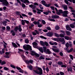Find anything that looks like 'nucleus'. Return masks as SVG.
<instances>
[{"label":"nucleus","instance_id":"obj_1","mask_svg":"<svg viewBox=\"0 0 75 75\" xmlns=\"http://www.w3.org/2000/svg\"><path fill=\"white\" fill-rule=\"evenodd\" d=\"M38 69L39 71H38V70H34L33 71L37 74L42 75V69L40 67H38Z\"/></svg>","mask_w":75,"mask_h":75},{"label":"nucleus","instance_id":"obj_2","mask_svg":"<svg viewBox=\"0 0 75 75\" xmlns=\"http://www.w3.org/2000/svg\"><path fill=\"white\" fill-rule=\"evenodd\" d=\"M23 48L26 51H28V50H32V49H31V46H30L28 45H26V46L25 45H24L23 46Z\"/></svg>","mask_w":75,"mask_h":75},{"label":"nucleus","instance_id":"obj_3","mask_svg":"<svg viewBox=\"0 0 75 75\" xmlns=\"http://www.w3.org/2000/svg\"><path fill=\"white\" fill-rule=\"evenodd\" d=\"M0 1L1 2H3V6H6L8 4V2H7V0H0Z\"/></svg>","mask_w":75,"mask_h":75},{"label":"nucleus","instance_id":"obj_4","mask_svg":"<svg viewBox=\"0 0 75 75\" xmlns=\"http://www.w3.org/2000/svg\"><path fill=\"white\" fill-rule=\"evenodd\" d=\"M6 55L4 56V57L6 58H9L10 56V54L9 52H6L5 53Z\"/></svg>","mask_w":75,"mask_h":75},{"label":"nucleus","instance_id":"obj_5","mask_svg":"<svg viewBox=\"0 0 75 75\" xmlns=\"http://www.w3.org/2000/svg\"><path fill=\"white\" fill-rule=\"evenodd\" d=\"M68 14V11H64L63 12L62 16L63 17H67V14Z\"/></svg>","mask_w":75,"mask_h":75},{"label":"nucleus","instance_id":"obj_6","mask_svg":"<svg viewBox=\"0 0 75 75\" xmlns=\"http://www.w3.org/2000/svg\"><path fill=\"white\" fill-rule=\"evenodd\" d=\"M64 38H59V40L60 42H62V43L63 44H65V41L64 40Z\"/></svg>","mask_w":75,"mask_h":75},{"label":"nucleus","instance_id":"obj_7","mask_svg":"<svg viewBox=\"0 0 75 75\" xmlns=\"http://www.w3.org/2000/svg\"><path fill=\"white\" fill-rule=\"evenodd\" d=\"M22 2V3H29L30 1L28 0H20Z\"/></svg>","mask_w":75,"mask_h":75},{"label":"nucleus","instance_id":"obj_8","mask_svg":"<svg viewBox=\"0 0 75 75\" xmlns=\"http://www.w3.org/2000/svg\"><path fill=\"white\" fill-rule=\"evenodd\" d=\"M33 47L34 48H36L37 47V45H38V44H37V43L34 42L33 43Z\"/></svg>","mask_w":75,"mask_h":75},{"label":"nucleus","instance_id":"obj_9","mask_svg":"<svg viewBox=\"0 0 75 75\" xmlns=\"http://www.w3.org/2000/svg\"><path fill=\"white\" fill-rule=\"evenodd\" d=\"M29 6L32 9H35L36 6H34L33 4L30 5H29Z\"/></svg>","mask_w":75,"mask_h":75},{"label":"nucleus","instance_id":"obj_10","mask_svg":"<svg viewBox=\"0 0 75 75\" xmlns=\"http://www.w3.org/2000/svg\"><path fill=\"white\" fill-rule=\"evenodd\" d=\"M66 28L67 30L69 31H71V30H72V29L70 28L69 25H67L66 26Z\"/></svg>","mask_w":75,"mask_h":75},{"label":"nucleus","instance_id":"obj_11","mask_svg":"<svg viewBox=\"0 0 75 75\" xmlns=\"http://www.w3.org/2000/svg\"><path fill=\"white\" fill-rule=\"evenodd\" d=\"M46 35L48 37H51V36H52V33L51 32L48 33L46 34Z\"/></svg>","mask_w":75,"mask_h":75},{"label":"nucleus","instance_id":"obj_12","mask_svg":"<svg viewBox=\"0 0 75 75\" xmlns=\"http://www.w3.org/2000/svg\"><path fill=\"white\" fill-rule=\"evenodd\" d=\"M52 50H53V51H54V52H59V49H55L52 48Z\"/></svg>","mask_w":75,"mask_h":75},{"label":"nucleus","instance_id":"obj_13","mask_svg":"<svg viewBox=\"0 0 75 75\" xmlns=\"http://www.w3.org/2000/svg\"><path fill=\"white\" fill-rule=\"evenodd\" d=\"M62 7H63L64 10H67V9L68 6L67 5H63L62 6Z\"/></svg>","mask_w":75,"mask_h":75},{"label":"nucleus","instance_id":"obj_14","mask_svg":"<svg viewBox=\"0 0 75 75\" xmlns=\"http://www.w3.org/2000/svg\"><path fill=\"white\" fill-rule=\"evenodd\" d=\"M27 67L28 68H29L30 70H32V69H33V67L30 64L28 65L27 66Z\"/></svg>","mask_w":75,"mask_h":75},{"label":"nucleus","instance_id":"obj_15","mask_svg":"<svg viewBox=\"0 0 75 75\" xmlns=\"http://www.w3.org/2000/svg\"><path fill=\"white\" fill-rule=\"evenodd\" d=\"M46 54H50L51 53V52L50 51V50L48 49H47L46 52H45Z\"/></svg>","mask_w":75,"mask_h":75},{"label":"nucleus","instance_id":"obj_16","mask_svg":"<svg viewBox=\"0 0 75 75\" xmlns=\"http://www.w3.org/2000/svg\"><path fill=\"white\" fill-rule=\"evenodd\" d=\"M12 44L14 46V47L15 48H17L18 46L17 45H16L14 43L12 42Z\"/></svg>","mask_w":75,"mask_h":75},{"label":"nucleus","instance_id":"obj_17","mask_svg":"<svg viewBox=\"0 0 75 75\" xmlns=\"http://www.w3.org/2000/svg\"><path fill=\"white\" fill-rule=\"evenodd\" d=\"M39 50L40 51V52L42 53H43L44 52V51H43V50L42 49V47H39Z\"/></svg>","mask_w":75,"mask_h":75},{"label":"nucleus","instance_id":"obj_18","mask_svg":"<svg viewBox=\"0 0 75 75\" xmlns=\"http://www.w3.org/2000/svg\"><path fill=\"white\" fill-rule=\"evenodd\" d=\"M45 42H44L42 41H40V44L41 45H42V46H45V44L44 43Z\"/></svg>","mask_w":75,"mask_h":75},{"label":"nucleus","instance_id":"obj_19","mask_svg":"<svg viewBox=\"0 0 75 75\" xmlns=\"http://www.w3.org/2000/svg\"><path fill=\"white\" fill-rule=\"evenodd\" d=\"M43 51L47 53V47H46L44 46L43 47Z\"/></svg>","mask_w":75,"mask_h":75},{"label":"nucleus","instance_id":"obj_20","mask_svg":"<svg viewBox=\"0 0 75 75\" xmlns=\"http://www.w3.org/2000/svg\"><path fill=\"white\" fill-rule=\"evenodd\" d=\"M39 7H40V9H41V10H43L44 9V8L43 7H42V5L41 4H40L39 5Z\"/></svg>","mask_w":75,"mask_h":75},{"label":"nucleus","instance_id":"obj_21","mask_svg":"<svg viewBox=\"0 0 75 75\" xmlns=\"http://www.w3.org/2000/svg\"><path fill=\"white\" fill-rule=\"evenodd\" d=\"M35 53H36L34 51H32L31 53V55H35Z\"/></svg>","mask_w":75,"mask_h":75},{"label":"nucleus","instance_id":"obj_22","mask_svg":"<svg viewBox=\"0 0 75 75\" xmlns=\"http://www.w3.org/2000/svg\"><path fill=\"white\" fill-rule=\"evenodd\" d=\"M33 23L35 25L37 24V25H38L40 24V22H34Z\"/></svg>","mask_w":75,"mask_h":75},{"label":"nucleus","instance_id":"obj_23","mask_svg":"<svg viewBox=\"0 0 75 75\" xmlns=\"http://www.w3.org/2000/svg\"><path fill=\"white\" fill-rule=\"evenodd\" d=\"M41 3L42 4H43V5H44V6H45V5L46 4H45V1L44 0H42L41 1Z\"/></svg>","mask_w":75,"mask_h":75},{"label":"nucleus","instance_id":"obj_24","mask_svg":"<svg viewBox=\"0 0 75 75\" xmlns=\"http://www.w3.org/2000/svg\"><path fill=\"white\" fill-rule=\"evenodd\" d=\"M70 26L71 27V28H75V25L72 24H71L70 25Z\"/></svg>","mask_w":75,"mask_h":75},{"label":"nucleus","instance_id":"obj_25","mask_svg":"<svg viewBox=\"0 0 75 75\" xmlns=\"http://www.w3.org/2000/svg\"><path fill=\"white\" fill-rule=\"evenodd\" d=\"M18 30L20 32H21V31H22V29H21V25H19V26Z\"/></svg>","mask_w":75,"mask_h":75},{"label":"nucleus","instance_id":"obj_26","mask_svg":"<svg viewBox=\"0 0 75 75\" xmlns=\"http://www.w3.org/2000/svg\"><path fill=\"white\" fill-rule=\"evenodd\" d=\"M36 10L38 11L37 12V13H38V14H41V13L40 12V9H39L37 8Z\"/></svg>","mask_w":75,"mask_h":75},{"label":"nucleus","instance_id":"obj_27","mask_svg":"<svg viewBox=\"0 0 75 75\" xmlns=\"http://www.w3.org/2000/svg\"><path fill=\"white\" fill-rule=\"evenodd\" d=\"M73 50H74V49L73 48H71L69 50L67 51V52H72V51H73Z\"/></svg>","mask_w":75,"mask_h":75},{"label":"nucleus","instance_id":"obj_28","mask_svg":"<svg viewBox=\"0 0 75 75\" xmlns=\"http://www.w3.org/2000/svg\"><path fill=\"white\" fill-rule=\"evenodd\" d=\"M57 64L58 65H62L63 64L62 62L60 61L58 62Z\"/></svg>","mask_w":75,"mask_h":75},{"label":"nucleus","instance_id":"obj_29","mask_svg":"<svg viewBox=\"0 0 75 75\" xmlns=\"http://www.w3.org/2000/svg\"><path fill=\"white\" fill-rule=\"evenodd\" d=\"M69 44L68 42H67L65 44V46L67 48H69Z\"/></svg>","mask_w":75,"mask_h":75},{"label":"nucleus","instance_id":"obj_30","mask_svg":"<svg viewBox=\"0 0 75 75\" xmlns=\"http://www.w3.org/2000/svg\"><path fill=\"white\" fill-rule=\"evenodd\" d=\"M67 70L68 71H72V68L70 67L69 68L67 69Z\"/></svg>","mask_w":75,"mask_h":75},{"label":"nucleus","instance_id":"obj_31","mask_svg":"<svg viewBox=\"0 0 75 75\" xmlns=\"http://www.w3.org/2000/svg\"><path fill=\"white\" fill-rule=\"evenodd\" d=\"M55 29L56 30H58L59 29V27L58 26H56L55 27Z\"/></svg>","mask_w":75,"mask_h":75},{"label":"nucleus","instance_id":"obj_32","mask_svg":"<svg viewBox=\"0 0 75 75\" xmlns=\"http://www.w3.org/2000/svg\"><path fill=\"white\" fill-rule=\"evenodd\" d=\"M66 33L68 35H69L71 34V33L69 31H66Z\"/></svg>","mask_w":75,"mask_h":75},{"label":"nucleus","instance_id":"obj_33","mask_svg":"<svg viewBox=\"0 0 75 75\" xmlns=\"http://www.w3.org/2000/svg\"><path fill=\"white\" fill-rule=\"evenodd\" d=\"M64 38L66 40H69V38L68 36H66L64 37Z\"/></svg>","mask_w":75,"mask_h":75},{"label":"nucleus","instance_id":"obj_34","mask_svg":"<svg viewBox=\"0 0 75 75\" xmlns=\"http://www.w3.org/2000/svg\"><path fill=\"white\" fill-rule=\"evenodd\" d=\"M48 13H49V11L44 12H43V14H45V15H48Z\"/></svg>","mask_w":75,"mask_h":75},{"label":"nucleus","instance_id":"obj_35","mask_svg":"<svg viewBox=\"0 0 75 75\" xmlns=\"http://www.w3.org/2000/svg\"><path fill=\"white\" fill-rule=\"evenodd\" d=\"M6 23H7V21H4L3 23V24L4 26H6L7 25H6Z\"/></svg>","mask_w":75,"mask_h":75},{"label":"nucleus","instance_id":"obj_36","mask_svg":"<svg viewBox=\"0 0 75 75\" xmlns=\"http://www.w3.org/2000/svg\"><path fill=\"white\" fill-rule=\"evenodd\" d=\"M45 45L46 46H47V47H48V45H48V43L46 42V41H45V43H44Z\"/></svg>","mask_w":75,"mask_h":75},{"label":"nucleus","instance_id":"obj_37","mask_svg":"<svg viewBox=\"0 0 75 75\" xmlns=\"http://www.w3.org/2000/svg\"><path fill=\"white\" fill-rule=\"evenodd\" d=\"M4 69L6 71H8L9 70L8 68H7V67H4Z\"/></svg>","mask_w":75,"mask_h":75},{"label":"nucleus","instance_id":"obj_38","mask_svg":"<svg viewBox=\"0 0 75 75\" xmlns=\"http://www.w3.org/2000/svg\"><path fill=\"white\" fill-rule=\"evenodd\" d=\"M39 59H44L45 58H44V57L42 56H41L39 57Z\"/></svg>","mask_w":75,"mask_h":75},{"label":"nucleus","instance_id":"obj_39","mask_svg":"<svg viewBox=\"0 0 75 75\" xmlns=\"http://www.w3.org/2000/svg\"><path fill=\"white\" fill-rule=\"evenodd\" d=\"M11 33H12V35H15V32H14L13 30H11Z\"/></svg>","mask_w":75,"mask_h":75},{"label":"nucleus","instance_id":"obj_40","mask_svg":"<svg viewBox=\"0 0 75 75\" xmlns=\"http://www.w3.org/2000/svg\"><path fill=\"white\" fill-rule=\"evenodd\" d=\"M54 35H55V36H56V37H59V34L57 33H54Z\"/></svg>","mask_w":75,"mask_h":75},{"label":"nucleus","instance_id":"obj_41","mask_svg":"<svg viewBox=\"0 0 75 75\" xmlns=\"http://www.w3.org/2000/svg\"><path fill=\"white\" fill-rule=\"evenodd\" d=\"M11 67L12 68H14V69H16V67L14 66L12 64H11Z\"/></svg>","mask_w":75,"mask_h":75},{"label":"nucleus","instance_id":"obj_42","mask_svg":"<svg viewBox=\"0 0 75 75\" xmlns=\"http://www.w3.org/2000/svg\"><path fill=\"white\" fill-rule=\"evenodd\" d=\"M25 21H23V20H22L21 22H22V25H24L25 24Z\"/></svg>","mask_w":75,"mask_h":75},{"label":"nucleus","instance_id":"obj_43","mask_svg":"<svg viewBox=\"0 0 75 75\" xmlns=\"http://www.w3.org/2000/svg\"><path fill=\"white\" fill-rule=\"evenodd\" d=\"M69 56L70 57V58H71L72 60H73V59H74V58H73V56L72 55L70 54Z\"/></svg>","mask_w":75,"mask_h":75},{"label":"nucleus","instance_id":"obj_44","mask_svg":"<svg viewBox=\"0 0 75 75\" xmlns=\"http://www.w3.org/2000/svg\"><path fill=\"white\" fill-rule=\"evenodd\" d=\"M18 50L19 52H22L23 54V50L20 49H18Z\"/></svg>","mask_w":75,"mask_h":75},{"label":"nucleus","instance_id":"obj_45","mask_svg":"<svg viewBox=\"0 0 75 75\" xmlns=\"http://www.w3.org/2000/svg\"><path fill=\"white\" fill-rule=\"evenodd\" d=\"M40 38H43V39H45V40H46L47 39V38L42 36H40Z\"/></svg>","mask_w":75,"mask_h":75},{"label":"nucleus","instance_id":"obj_46","mask_svg":"<svg viewBox=\"0 0 75 75\" xmlns=\"http://www.w3.org/2000/svg\"><path fill=\"white\" fill-rule=\"evenodd\" d=\"M18 27H16L15 28L14 30L15 31H18Z\"/></svg>","mask_w":75,"mask_h":75},{"label":"nucleus","instance_id":"obj_47","mask_svg":"<svg viewBox=\"0 0 75 75\" xmlns=\"http://www.w3.org/2000/svg\"><path fill=\"white\" fill-rule=\"evenodd\" d=\"M59 36L60 37H64V35L63 34H60L59 35Z\"/></svg>","mask_w":75,"mask_h":75},{"label":"nucleus","instance_id":"obj_48","mask_svg":"<svg viewBox=\"0 0 75 75\" xmlns=\"http://www.w3.org/2000/svg\"><path fill=\"white\" fill-rule=\"evenodd\" d=\"M22 7H24V8H25V7H26L25 5V4H24L23 3H22Z\"/></svg>","mask_w":75,"mask_h":75},{"label":"nucleus","instance_id":"obj_49","mask_svg":"<svg viewBox=\"0 0 75 75\" xmlns=\"http://www.w3.org/2000/svg\"><path fill=\"white\" fill-rule=\"evenodd\" d=\"M19 72H21L22 74H23V73L24 72V71L21 69L19 71Z\"/></svg>","mask_w":75,"mask_h":75},{"label":"nucleus","instance_id":"obj_50","mask_svg":"<svg viewBox=\"0 0 75 75\" xmlns=\"http://www.w3.org/2000/svg\"><path fill=\"white\" fill-rule=\"evenodd\" d=\"M45 6H46V7H50V4H45Z\"/></svg>","mask_w":75,"mask_h":75},{"label":"nucleus","instance_id":"obj_51","mask_svg":"<svg viewBox=\"0 0 75 75\" xmlns=\"http://www.w3.org/2000/svg\"><path fill=\"white\" fill-rule=\"evenodd\" d=\"M42 24H45L46 22H45V21H44V20H42Z\"/></svg>","mask_w":75,"mask_h":75},{"label":"nucleus","instance_id":"obj_52","mask_svg":"<svg viewBox=\"0 0 75 75\" xmlns=\"http://www.w3.org/2000/svg\"><path fill=\"white\" fill-rule=\"evenodd\" d=\"M25 41L26 44H28V42H29V41H28V40L27 39L25 40Z\"/></svg>","mask_w":75,"mask_h":75},{"label":"nucleus","instance_id":"obj_53","mask_svg":"<svg viewBox=\"0 0 75 75\" xmlns=\"http://www.w3.org/2000/svg\"><path fill=\"white\" fill-rule=\"evenodd\" d=\"M24 21L27 24H29V23H30V22L28 21L25 20Z\"/></svg>","mask_w":75,"mask_h":75},{"label":"nucleus","instance_id":"obj_54","mask_svg":"<svg viewBox=\"0 0 75 75\" xmlns=\"http://www.w3.org/2000/svg\"><path fill=\"white\" fill-rule=\"evenodd\" d=\"M16 68L17 69H18V70H20V69H21V68L19 67H16Z\"/></svg>","mask_w":75,"mask_h":75},{"label":"nucleus","instance_id":"obj_55","mask_svg":"<svg viewBox=\"0 0 75 75\" xmlns=\"http://www.w3.org/2000/svg\"><path fill=\"white\" fill-rule=\"evenodd\" d=\"M59 11L60 13H61V14H63V12H62V10H59Z\"/></svg>","mask_w":75,"mask_h":75},{"label":"nucleus","instance_id":"obj_56","mask_svg":"<svg viewBox=\"0 0 75 75\" xmlns=\"http://www.w3.org/2000/svg\"><path fill=\"white\" fill-rule=\"evenodd\" d=\"M1 64L2 65H4V64H6V62L4 61L2 62H1Z\"/></svg>","mask_w":75,"mask_h":75},{"label":"nucleus","instance_id":"obj_57","mask_svg":"<svg viewBox=\"0 0 75 75\" xmlns=\"http://www.w3.org/2000/svg\"><path fill=\"white\" fill-rule=\"evenodd\" d=\"M21 14H22V16L23 17H27V16L25 14H24L23 13H21Z\"/></svg>","mask_w":75,"mask_h":75},{"label":"nucleus","instance_id":"obj_58","mask_svg":"<svg viewBox=\"0 0 75 75\" xmlns=\"http://www.w3.org/2000/svg\"><path fill=\"white\" fill-rule=\"evenodd\" d=\"M16 1L18 2V3H19L21 5V2H20V0H16Z\"/></svg>","mask_w":75,"mask_h":75},{"label":"nucleus","instance_id":"obj_59","mask_svg":"<svg viewBox=\"0 0 75 75\" xmlns=\"http://www.w3.org/2000/svg\"><path fill=\"white\" fill-rule=\"evenodd\" d=\"M49 43L50 45H54V42L52 43L51 42H50Z\"/></svg>","mask_w":75,"mask_h":75},{"label":"nucleus","instance_id":"obj_60","mask_svg":"<svg viewBox=\"0 0 75 75\" xmlns=\"http://www.w3.org/2000/svg\"><path fill=\"white\" fill-rule=\"evenodd\" d=\"M35 55L36 56V57H39V56H40V55H39V54L37 53H35Z\"/></svg>","mask_w":75,"mask_h":75},{"label":"nucleus","instance_id":"obj_61","mask_svg":"<svg viewBox=\"0 0 75 75\" xmlns=\"http://www.w3.org/2000/svg\"><path fill=\"white\" fill-rule=\"evenodd\" d=\"M46 29H47V30H51V28H50V27H47V28H46Z\"/></svg>","mask_w":75,"mask_h":75},{"label":"nucleus","instance_id":"obj_62","mask_svg":"<svg viewBox=\"0 0 75 75\" xmlns=\"http://www.w3.org/2000/svg\"><path fill=\"white\" fill-rule=\"evenodd\" d=\"M25 63H26L27 64H27H30V62H29V61H28V60H25Z\"/></svg>","mask_w":75,"mask_h":75},{"label":"nucleus","instance_id":"obj_63","mask_svg":"<svg viewBox=\"0 0 75 75\" xmlns=\"http://www.w3.org/2000/svg\"><path fill=\"white\" fill-rule=\"evenodd\" d=\"M50 20L51 21H55V19H50Z\"/></svg>","mask_w":75,"mask_h":75},{"label":"nucleus","instance_id":"obj_64","mask_svg":"<svg viewBox=\"0 0 75 75\" xmlns=\"http://www.w3.org/2000/svg\"><path fill=\"white\" fill-rule=\"evenodd\" d=\"M29 62L30 64H33V61L32 60H29Z\"/></svg>","mask_w":75,"mask_h":75}]
</instances>
